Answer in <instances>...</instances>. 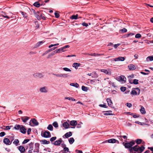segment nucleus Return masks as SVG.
Segmentation results:
<instances>
[{"mask_svg": "<svg viewBox=\"0 0 153 153\" xmlns=\"http://www.w3.org/2000/svg\"><path fill=\"white\" fill-rule=\"evenodd\" d=\"M57 48V47L52 48L49 49L48 50V51H50H50H53V50H54L55 49H56V48Z\"/></svg>", "mask_w": 153, "mask_h": 153, "instance_id": "52", "label": "nucleus"}, {"mask_svg": "<svg viewBox=\"0 0 153 153\" xmlns=\"http://www.w3.org/2000/svg\"><path fill=\"white\" fill-rule=\"evenodd\" d=\"M135 123H137L139 124H140L141 125H143L144 124V123H141L138 121H137L135 122Z\"/></svg>", "mask_w": 153, "mask_h": 153, "instance_id": "58", "label": "nucleus"}, {"mask_svg": "<svg viewBox=\"0 0 153 153\" xmlns=\"http://www.w3.org/2000/svg\"><path fill=\"white\" fill-rule=\"evenodd\" d=\"M82 25L83 26H85L86 27H87L88 26V24L87 23H86L85 22H84L82 24Z\"/></svg>", "mask_w": 153, "mask_h": 153, "instance_id": "63", "label": "nucleus"}, {"mask_svg": "<svg viewBox=\"0 0 153 153\" xmlns=\"http://www.w3.org/2000/svg\"><path fill=\"white\" fill-rule=\"evenodd\" d=\"M30 140H29V139H26L25 140L22 142V144H25L27 143L28 142H29L30 141Z\"/></svg>", "mask_w": 153, "mask_h": 153, "instance_id": "45", "label": "nucleus"}, {"mask_svg": "<svg viewBox=\"0 0 153 153\" xmlns=\"http://www.w3.org/2000/svg\"><path fill=\"white\" fill-rule=\"evenodd\" d=\"M126 89V88L125 87H121L120 88V89L122 91L124 92L125 91Z\"/></svg>", "mask_w": 153, "mask_h": 153, "instance_id": "46", "label": "nucleus"}, {"mask_svg": "<svg viewBox=\"0 0 153 153\" xmlns=\"http://www.w3.org/2000/svg\"><path fill=\"white\" fill-rule=\"evenodd\" d=\"M134 90H136L137 91V95H139L140 94V90L139 88H132Z\"/></svg>", "mask_w": 153, "mask_h": 153, "instance_id": "39", "label": "nucleus"}, {"mask_svg": "<svg viewBox=\"0 0 153 153\" xmlns=\"http://www.w3.org/2000/svg\"><path fill=\"white\" fill-rule=\"evenodd\" d=\"M8 137H9L10 140L11 141V142L14 140V137L13 136H9Z\"/></svg>", "mask_w": 153, "mask_h": 153, "instance_id": "49", "label": "nucleus"}, {"mask_svg": "<svg viewBox=\"0 0 153 153\" xmlns=\"http://www.w3.org/2000/svg\"><path fill=\"white\" fill-rule=\"evenodd\" d=\"M36 148H39V144L38 143H36L35 144Z\"/></svg>", "mask_w": 153, "mask_h": 153, "instance_id": "56", "label": "nucleus"}, {"mask_svg": "<svg viewBox=\"0 0 153 153\" xmlns=\"http://www.w3.org/2000/svg\"><path fill=\"white\" fill-rule=\"evenodd\" d=\"M141 35L140 33H137L136 34L135 36V37L136 38L139 39L141 37Z\"/></svg>", "mask_w": 153, "mask_h": 153, "instance_id": "42", "label": "nucleus"}, {"mask_svg": "<svg viewBox=\"0 0 153 153\" xmlns=\"http://www.w3.org/2000/svg\"><path fill=\"white\" fill-rule=\"evenodd\" d=\"M33 76L35 78L39 77L41 78L43 76V75L41 73H36L33 74Z\"/></svg>", "mask_w": 153, "mask_h": 153, "instance_id": "4", "label": "nucleus"}, {"mask_svg": "<svg viewBox=\"0 0 153 153\" xmlns=\"http://www.w3.org/2000/svg\"><path fill=\"white\" fill-rule=\"evenodd\" d=\"M77 124V123L76 120H72L70 122V124L72 126H75Z\"/></svg>", "mask_w": 153, "mask_h": 153, "instance_id": "20", "label": "nucleus"}, {"mask_svg": "<svg viewBox=\"0 0 153 153\" xmlns=\"http://www.w3.org/2000/svg\"><path fill=\"white\" fill-rule=\"evenodd\" d=\"M100 71L102 72H103L107 74L108 75H111V72L110 71H109V70H107L105 69H101Z\"/></svg>", "mask_w": 153, "mask_h": 153, "instance_id": "6", "label": "nucleus"}, {"mask_svg": "<svg viewBox=\"0 0 153 153\" xmlns=\"http://www.w3.org/2000/svg\"><path fill=\"white\" fill-rule=\"evenodd\" d=\"M39 91L42 93H46L48 91V89L47 87L44 86L41 88L39 89Z\"/></svg>", "mask_w": 153, "mask_h": 153, "instance_id": "3", "label": "nucleus"}, {"mask_svg": "<svg viewBox=\"0 0 153 153\" xmlns=\"http://www.w3.org/2000/svg\"><path fill=\"white\" fill-rule=\"evenodd\" d=\"M117 140L114 139H111L108 140V142L109 143H114L116 142Z\"/></svg>", "mask_w": 153, "mask_h": 153, "instance_id": "21", "label": "nucleus"}, {"mask_svg": "<svg viewBox=\"0 0 153 153\" xmlns=\"http://www.w3.org/2000/svg\"><path fill=\"white\" fill-rule=\"evenodd\" d=\"M63 70L66 71H69V72H71V70L69 68H63Z\"/></svg>", "mask_w": 153, "mask_h": 153, "instance_id": "44", "label": "nucleus"}, {"mask_svg": "<svg viewBox=\"0 0 153 153\" xmlns=\"http://www.w3.org/2000/svg\"><path fill=\"white\" fill-rule=\"evenodd\" d=\"M21 119L24 123H26L27 121L29 120L30 118V117H22L21 118Z\"/></svg>", "mask_w": 153, "mask_h": 153, "instance_id": "15", "label": "nucleus"}, {"mask_svg": "<svg viewBox=\"0 0 153 153\" xmlns=\"http://www.w3.org/2000/svg\"><path fill=\"white\" fill-rule=\"evenodd\" d=\"M107 102L109 106L112 107V102L111 100L109 98H107L106 99Z\"/></svg>", "mask_w": 153, "mask_h": 153, "instance_id": "14", "label": "nucleus"}, {"mask_svg": "<svg viewBox=\"0 0 153 153\" xmlns=\"http://www.w3.org/2000/svg\"><path fill=\"white\" fill-rule=\"evenodd\" d=\"M54 15H55V17L56 18H58L59 17V13H56V12H55L54 13Z\"/></svg>", "mask_w": 153, "mask_h": 153, "instance_id": "60", "label": "nucleus"}, {"mask_svg": "<svg viewBox=\"0 0 153 153\" xmlns=\"http://www.w3.org/2000/svg\"><path fill=\"white\" fill-rule=\"evenodd\" d=\"M126 105L129 108H130L132 106V104L129 103H127L126 104Z\"/></svg>", "mask_w": 153, "mask_h": 153, "instance_id": "61", "label": "nucleus"}, {"mask_svg": "<svg viewBox=\"0 0 153 153\" xmlns=\"http://www.w3.org/2000/svg\"><path fill=\"white\" fill-rule=\"evenodd\" d=\"M47 129L51 131H53V127L51 124H49L48 126Z\"/></svg>", "mask_w": 153, "mask_h": 153, "instance_id": "28", "label": "nucleus"}, {"mask_svg": "<svg viewBox=\"0 0 153 153\" xmlns=\"http://www.w3.org/2000/svg\"><path fill=\"white\" fill-rule=\"evenodd\" d=\"M41 135L42 137L45 138H50L51 137L50 132L47 130L45 131L44 132L42 131Z\"/></svg>", "mask_w": 153, "mask_h": 153, "instance_id": "2", "label": "nucleus"}, {"mask_svg": "<svg viewBox=\"0 0 153 153\" xmlns=\"http://www.w3.org/2000/svg\"><path fill=\"white\" fill-rule=\"evenodd\" d=\"M118 79H119V80L125 82L126 80V77L123 76H120Z\"/></svg>", "mask_w": 153, "mask_h": 153, "instance_id": "18", "label": "nucleus"}, {"mask_svg": "<svg viewBox=\"0 0 153 153\" xmlns=\"http://www.w3.org/2000/svg\"><path fill=\"white\" fill-rule=\"evenodd\" d=\"M81 64L79 63H74L73 64V67H74L75 69H77V68Z\"/></svg>", "mask_w": 153, "mask_h": 153, "instance_id": "16", "label": "nucleus"}, {"mask_svg": "<svg viewBox=\"0 0 153 153\" xmlns=\"http://www.w3.org/2000/svg\"><path fill=\"white\" fill-rule=\"evenodd\" d=\"M53 75L57 77H62V74H53Z\"/></svg>", "mask_w": 153, "mask_h": 153, "instance_id": "47", "label": "nucleus"}, {"mask_svg": "<svg viewBox=\"0 0 153 153\" xmlns=\"http://www.w3.org/2000/svg\"><path fill=\"white\" fill-rule=\"evenodd\" d=\"M32 122L34 124V126H36L38 125L39 123L37 121V120L35 118L32 119L31 120Z\"/></svg>", "mask_w": 153, "mask_h": 153, "instance_id": "13", "label": "nucleus"}, {"mask_svg": "<svg viewBox=\"0 0 153 153\" xmlns=\"http://www.w3.org/2000/svg\"><path fill=\"white\" fill-rule=\"evenodd\" d=\"M10 142V139H9L8 138H5L4 140H3V142L5 144H6L9 145H10L11 142L10 143V144H9V143Z\"/></svg>", "mask_w": 153, "mask_h": 153, "instance_id": "11", "label": "nucleus"}, {"mask_svg": "<svg viewBox=\"0 0 153 153\" xmlns=\"http://www.w3.org/2000/svg\"><path fill=\"white\" fill-rule=\"evenodd\" d=\"M68 75L67 74H62V77L66 78L68 77Z\"/></svg>", "mask_w": 153, "mask_h": 153, "instance_id": "54", "label": "nucleus"}, {"mask_svg": "<svg viewBox=\"0 0 153 153\" xmlns=\"http://www.w3.org/2000/svg\"><path fill=\"white\" fill-rule=\"evenodd\" d=\"M70 85L75 87L76 88H78L79 86V85L77 83H71Z\"/></svg>", "mask_w": 153, "mask_h": 153, "instance_id": "22", "label": "nucleus"}, {"mask_svg": "<svg viewBox=\"0 0 153 153\" xmlns=\"http://www.w3.org/2000/svg\"><path fill=\"white\" fill-rule=\"evenodd\" d=\"M78 14H76V15H73L71 16V17H70V19H76L78 18Z\"/></svg>", "mask_w": 153, "mask_h": 153, "instance_id": "26", "label": "nucleus"}, {"mask_svg": "<svg viewBox=\"0 0 153 153\" xmlns=\"http://www.w3.org/2000/svg\"><path fill=\"white\" fill-rule=\"evenodd\" d=\"M5 134V133L4 132H1L0 133V137H3Z\"/></svg>", "mask_w": 153, "mask_h": 153, "instance_id": "50", "label": "nucleus"}, {"mask_svg": "<svg viewBox=\"0 0 153 153\" xmlns=\"http://www.w3.org/2000/svg\"><path fill=\"white\" fill-rule=\"evenodd\" d=\"M125 59V58L123 57H118L114 59V61H124Z\"/></svg>", "mask_w": 153, "mask_h": 153, "instance_id": "5", "label": "nucleus"}, {"mask_svg": "<svg viewBox=\"0 0 153 153\" xmlns=\"http://www.w3.org/2000/svg\"><path fill=\"white\" fill-rule=\"evenodd\" d=\"M132 83L135 85L138 84V80L136 79H134Z\"/></svg>", "mask_w": 153, "mask_h": 153, "instance_id": "41", "label": "nucleus"}, {"mask_svg": "<svg viewBox=\"0 0 153 153\" xmlns=\"http://www.w3.org/2000/svg\"><path fill=\"white\" fill-rule=\"evenodd\" d=\"M39 11L37 12V13H36V14L35 15V17L38 19V20H40V16H39Z\"/></svg>", "mask_w": 153, "mask_h": 153, "instance_id": "27", "label": "nucleus"}, {"mask_svg": "<svg viewBox=\"0 0 153 153\" xmlns=\"http://www.w3.org/2000/svg\"><path fill=\"white\" fill-rule=\"evenodd\" d=\"M52 143V144H53L55 146H59L60 145L61 143L58 142V140H56V141H55L54 143Z\"/></svg>", "mask_w": 153, "mask_h": 153, "instance_id": "34", "label": "nucleus"}, {"mask_svg": "<svg viewBox=\"0 0 153 153\" xmlns=\"http://www.w3.org/2000/svg\"><path fill=\"white\" fill-rule=\"evenodd\" d=\"M140 111L142 114H145L146 113V111L145 108L143 106L141 107V108L140 109Z\"/></svg>", "mask_w": 153, "mask_h": 153, "instance_id": "23", "label": "nucleus"}, {"mask_svg": "<svg viewBox=\"0 0 153 153\" xmlns=\"http://www.w3.org/2000/svg\"><path fill=\"white\" fill-rule=\"evenodd\" d=\"M19 143V140L17 139H15L14 141L13 142V143L15 144L16 146L18 145V144Z\"/></svg>", "mask_w": 153, "mask_h": 153, "instance_id": "35", "label": "nucleus"}, {"mask_svg": "<svg viewBox=\"0 0 153 153\" xmlns=\"http://www.w3.org/2000/svg\"><path fill=\"white\" fill-rule=\"evenodd\" d=\"M82 89L83 91H87L88 89V88L84 86H82Z\"/></svg>", "mask_w": 153, "mask_h": 153, "instance_id": "32", "label": "nucleus"}, {"mask_svg": "<svg viewBox=\"0 0 153 153\" xmlns=\"http://www.w3.org/2000/svg\"><path fill=\"white\" fill-rule=\"evenodd\" d=\"M123 144L125 148L129 149L130 153H142L145 149V147L143 146H140L136 145L132 147L135 144V142L134 140L125 143H123Z\"/></svg>", "mask_w": 153, "mask_h": 153, "instance_id": "1", "label": "nucleus"}, {"mask_svg": "<svg viewBox=\"0 0 153 153\" xmlns=\"http://www.w3.org/2000/svg\"><path fill=\"white\" fill-rule=\"evenodd\" d=\"M63 126L65 129H67L69 128V124L67 122H65L63 123Z\"/></svg>", "mask_w": 153, "mask_h": 153, "instance_id": "19", "label": "nucleus"}, {"mask_svg": "<svg viewBox=\"0 0 153 153\" xmlns=\"http://www.w3.org/2000/svg\"><path fill=\"white\" fill-rule=\"evenodd\" d=\"M21 127V126L20 125H17L14 127V128L16 130H19V129H20Z\"/></svg>", "mask_w": 153, "mask_h": 153, "instance_id": "40", "label": "nucleus"}, {"mask_svg": "<svg viewBox=\"0 0 153 153\" xmlns=\"http://www.w3.org/2000/svg\"><path fill=\"white\" fill-rule=\"evenodd\" d=\"M142 142V140L141 139H138L135 140V142L136 143L138 144H140Z\"/></svg>", "mask_w": 153, "mask_h": 153, "instance_id": "30", "label": "nucleus"}, {"mask_svg": "<svg viewBox=\"0 0 153 153\" xmlns=\"http://www.w3.org/2000/svg\"><path fill=\"white\" fill-rule=\"evenodd\" d=\"M22 127L20 128V131L23 134H25L26 132V129L24 126L21 125Z\"/></svg>", "mask_w": 153, "mask_h": 153, "instance_id": "9", "label": "nucleus"}, {"mask_svg": "<svg viewBox=\"0 0 153 153\" xmlns=\"http://www.w3.org/2000/svg\"><path fill=\"white\" fill-rule=\"evenodd\" d=\"M131 91V94H132L133 95H137V91L133 89Z\"/></svg>", "mask_w": 153, "mask_h": 153, "instance_id": "36", "label": "nucleus"}, {"mask_svg": "<svg viewBox=\"0 0 153 153\" xmlns=\"http://www.w3.org/2000/svg\"><path fill=\"white\" fill-rule=\"evenodd\" d=\"M45 41H41L40 42H38L36 45H35V47H36L38 46H39L40 45H41V44H42L43 43H44Z\"/></svg>", "mask_w": 153, "mask_h": 153, "instance_id": "31", "label": "nucleus"}, {"mask_svg": "<svg viewBox=\"0 0 153 153\" xmlns=\"http://www.w3.org/2000/svg\"><path fill=\"white\" fill-rule=\"evenodd\" d=\"M19 150L20 152L21 153H23L25 151V148L22 146H20L17 147Z\"/></svg>", "mask_w": 153, "mask_h": 153, "instance_id": "8", "label": "nucleus"}, {"mask_svg": "<svg viewBox=\"0 0 153 153\" xmlns=\"http://www.w3.org/2000/svg\"><path fill=\"white\" fill-rule=\"evenodd\" d=\"M70 46L69 45H66L63 47H62L61 48H59L60 52H65L66 51L65 49L66 48H69Z\"/></svg>", "mask_w": 153, "mask_h": 153, "instance_id": "10", "label": "nucleus"}, {"mask_svg": "<svg viewBox=\"0 0 153 153\" xmlns=\"http://www.w3.org/2000/svg\"><path fill=\"white\" fill-rule=\"evenodd\" d=\"M65 99H68L69 100H71L72 101H74L75 100L74 98L72 97H66L65 98Z\"/></svg>", "mask_w": 153, "mask_h": 153, "instance_id": "37", "label": "nucleus"}, {"mask_svg": "<svg viewBox=\"0 0 153 153\" xmlns=\"http://www.w3.org/2000/svg\"><path fill=\"white\" fill-rule=\"evenodd\" d=\"M120 31L123 33H124L127 31V30L125 28H123V29H121Z\"/></svg>", "mask_w": 153, "mask_h": 153, "instance_id": "55", "label": "nucleus"}, {"mask_svg": "<svg viewBox=\"0 0 153 153\" xmlns=\"http://www.w3.org/2000/svg\"><path fill=\"white\" fill-rule=\"evenodd\" d=\"M56 139V137H53L50 139V141L51 142H53L54 140H55Z\"/></svg>", "mask_w": 153, "mask_h": 153, "instance_id": "43", "label": "nucleus"}, {"mask_svg": "<svg viewBox=\"0 0 153 153\" xmlns=\"http://www.w3.org/2000/svg\"><path fill=\"white\" fill-rule=\"evenodd\" d=\"M20 12L21 13L22 15L23 16H25V17H26L27 16H26V13L22 11H21Z\"/></svg>", "mask_w": 153, "mask_h": 153, "instance_id": "59", "label": "nucleus"}, {"mask_svg": "<svg viewBox=\"0 0 153 153\" xmlns=\"http://www.w3.org/2000/svg\"><path fill=\"white\" fill-rule=\"evenodd\" d=\"M128 68L129 70H134L136 69V68L133 64H131L128 66Z\"/></svg>", "mask_w": 153, "mask_h": 153, "instance_id": "12", "label": "nucleus"}, {"mask_svg": "<svg viewBox=\"0 0 153 153\" xmlns=\"http://www.w3.org/2000/svg\"><path fill=\"white\" fill-rule=\"evenodd\" d=\"M99 106L100 107L104 108H108V106L106 105H105L104 104H100Z\"/></svg>", "mask_w": 153, "mask_h": 153, "instance_id": "48", "label": "nucleus"}, {"mask_svg": "<svg viewBox=\"0 0 153 153\" xmlns=\"http://www.w3.org/2000/svg\"><path fill=\"white\" fill-rule=\"evenodd\" d=\"M69 142L71 144H72L74 141V140L73 137H71L69 139Z\"/></svg>", "mask_w": 153, "mask_h": 153, "instance_id": "33", "label": "nucleus"}, {"mask_svg": "<svg viewBox=\"0 0 153 153\" xmlns=\"http://www.w3.org/2000/svg\"><path fill=\"white\" fill-rule=\"evenodd\" d=\"M29 149L33 150V143L32 142L30 143L29 144Z\"/></svg>", "mask_w": 153, "mask_h": 153, "instance_id": "29", "label": "nucleus"}, {"mask_svg": "<svg viewBox=\"0 0 153 153\" xmlns=\"http://www.w3.org/2000/svg\"><path fill=\"white\" fill-rule=\"evenodd\" d=\"M40 17L44 20H45L46 19V18L44 16V15H40Z\"/></svg>", "mask_w": 153, "mask_h": 153, "instance_id": "64", "label": "nucleus"}, {"mask_svg": "<svg viewBox=\"0 0 153 153\" xmlns=\"http://www.w3.org/2000/svg\"><path fill=\"white\" fill-rule=\"evenodd\" d=\"M11 126H7L5 127V128H4V129L5 130H8L10 129Z\"/></svg>", "mask_w": 153, "mask_h": 153, "instance_id": "53", "label": "nucleus"}, {"mask_svg": "<svg viewBox=\"0 0 153 153\" xmlns=\"http://www.w3.org/2000/svg\"><path fill=\"white\" fill-rule=\"evenodd\" d=\"M41 3L38 2H35L33 4V5L36 7H39L40 6Z\"/></svg>", "mask_w": 153, "mask_h": 153, "instance_id": "25", "label": "nucleus"}, {"mask_svg": "<svg viewBox=\"0 0 153 153\" xmlns=\"http://www.w3.org/2000/svg\"><path fill=\"white\" fill-rule=\"evenodd\" d=\"M41 143L43 144H48L50 143V141H47L46 140H42L40 141Z\"/></svg>", "mask_w": 153, "mask_h": 153, "instance_id": "17", "label": "nucleus"}, {"mask_svg": "<svg viewBox=\"0 0 153 153\" xmlns=\"http://www.w3.org/2000/svg\"><path fill=\"white\" fill-rule=\"evenodd\" d=\"M146 61L148 62L149 61H153V56H148L146 59Z\"/></svg>", "mask_w": 153, "mask_h": 153, "instance_id": "24", "label": "nucleus"}, {"mask_svg": "<svg viewBox=\"0 0 153 153\" xmlns=\"http://www.w3.org/2000/svg\"><path fill=\"white\" fill-rule=\"evenodd\" d=\"M52 125L56 128H57L58 127V124L56 121L54 122Z\"/></svg>", "mask_w": 153, "mask_h": 153, "instance_id": "38", "label": "nucleus"}, {"mask_svg": "<svg viewBox=\"0 0 153 153\" xmlns=\"http://www.w3.org/2000/svg\"><path fill=\"white\" fill-rule=\"evenodd\" d=\"M72 133L71 132L69 131L68 132L66 133L64 136H62L63 138H67L68 137L71 136Z\"/></svg>", "mask_w": 153, "mask_h": 153, "instance_id": "7", "label": "nucleus"}, {"mask_svg": "<svg viewBox=\"0 0 153 153\" xmlns=\"http://www.w3.org/2000/svg\"><path fill=\"white\" fill-rule=\"evenodd\" d=\"M3 14H2V15H3V16L4 17V18H6L7 19H9V17L7 16H6V13H4V12L3 13Z\"/></svg>", "mask_w": 153, "mask_h": 153, "instance_id": "57", "label": "nucleus"}, {"mask_svg": "<svg viewBox=\"0 0 153 153\" xmlns=\"http://www.w3.org/2000/svg\"><path fill=\"white\" fill-rule=\"evenodd\" d=\"M53 52L55 53H59L60 52H61L59 50V48L58 49H57L56 50H55Z\"/></svg>", "mask_w": 153, "mask_h": 153, "instance_id": "62", "label": "nucleus"}, {"mask_svg": "<svg viewBox=\"0 0 153 153\" xmlns=\"http://www.w3.org/2000/svg\"><path fill=\"white\" fill-rule=\"evenodd\" d=\"M63 150L64 152H69V149L68 148L65 147L64 148Z\"/></svg>", "mask_w": 153, "mask_h": 153, "instance_id": "51", "label": "nucleus"}]
</instances>
